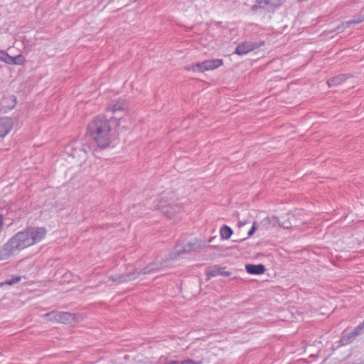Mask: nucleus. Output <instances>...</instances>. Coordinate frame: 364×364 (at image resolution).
<instances>
[{
    "label": "nucleus",
    "instance_id": "obj_1",
    "mask_svg": "<svg viewBox=\"0 0 364 364\" xmlns=\"http://www.w3.org/2000/svg\"><path fill=\"white\" fill-rule=\"evenodd\" d=\"M46 234L43 228H28L19 231L0 247V259H7L21 250L41 241Z\"/></svg>",
    "mask_w": 364,
    "mask_h": 364
},
{
    "label": "nucleus",
    "instance_id": "obj_2",
    "mask_svg": "<svg viewBox=\"0 0 364 364\" xmlns=\"http://www.w3.org/2000/svg\"><path fill=\"white\" fill-rule=\"evenodd\" d=\"M88 132L99 147L106 148L111 143V126L103 115L96 117L88 126Z\"/></svg>",
    "mask_w": 364,
    "mask_h": 364
},
{
    "label": "nucleus",
    "instance_id": "obj_3",
    "mask_svg": "<svg viewBox=\"0 0 364 364\" xmlns=\"http://www.w3.org/2000/svg\"><path fill=\"white\" fill-rule=\"evenodd\" d=\"M156 208L161 210V213L169 219H171L175 213H179L181 210L179 205L168 203L166 196H161L158 200Z\"/></svg>",
    "mask_w": 364,
    "mask_h": 364
},
{
    "label": "nucleus",
    "instance_id": "obj_4",
    "mask_svg": "<svg viewBox=\"0 0 364 364\" xmlns=\"http://www.w3.org/2000/svg\"><path fill=\"white\" fill-rule=\"evenodd\" d=\"M77 315L70 312L51 311L45 314L48 321L73 324L76 321Z\"/></svg>",
    "mask_w": 364,
    "mask_h": 364
},
{
    "label": "nucleus",
    "instance_id": "obj_5",
    "mask_svg": "<svg viewBox=\"0 0 364 364\" xmlns=\"http://www.w3.org/2000/svg\"><path fill=\"white\" fill-rule=\"evenodd\" d=\"M284 1L285 0H255L250 9L254 13L258 10L273 11L275 9L282 6Z\"/></svg>",
    "mask_w": 364,
    "mask_h": 364
},
{
    "label": "nucleus",
    "instance_id": "obj_6",
    "mask_svg": "<svg viewBox=\"0 0 364 364\" xmlns=\"http://www.w3.org/2000/svg\"><path fill=\"white\" fill-rule=\"evenodd\" d=\"M223 65V60L221 59H212L207 60L202 63H196L191 66L188 65L186 69L188 70H192L194 72H204L216 69Z\"/></svg>",
    "mask_w": 364,
    "mask_h": 364
},
{
    "label": "nucleus",
    "instance_id": "obj_7",
    "mask_svg": "<svg viewBox=\"0 0 364 364\" xmlns=\"http://www.w3.org/2000/svg\"><path fill=\"white\" fill-rule=\"evenodd\" d=\"M128 108L127 102L124 99L112 100L107 107V111L115 114L119 112H125Z\"/></svg>",
    "mask_w": 364,
    "mask_h": 364
},
{
    "label": "nucleus",
    "instance_id": "obj_8",
    "mask_svg": "<svg viewBox=\"0 0 364 364\" xmlns=\"http://www.w3.org/2000/svg\"><path fill=\"white\" fill-rule=\"evenodd\" d=\"M13 120L11 118L5 117L0 118V137L4 138L11 130L13 127Z\"/></svg>",
    "mask_w": 364,
    "mask_h": 364
},
{
    "label": "nucleus",
    "instance_id": "obj_9",
    "mask_svg": "<svg viewBox=\"0 0 364 364\" xmlns=\"http://www.w3.org/2000/svg\"><path fill=\"white\" fill-rule=\"evenodd\" d=\"M362 329L361 326H357L351 332L343 335L340 339V343L342 346H346L350 343L353 339L359 334L360 331Z\"/></svg>",
    "mask_w": 364,
    "mask_h": 364
},
{
    "label": "nucleus",
    "instance_id": "obj_10",
    "mask_svg": "<svg viewBox=\"0 0 364 364\" xmlns=\"http://www.w3.org/2000/svg\"><path fill=\"white\" fill-rule=\"evenodd\" d=\"M136 278V272H130L124 274H119L116 276H109V281L116 282L117 283L127 282Z\"/></svg>",
    "mask_w": 364,
    "mask_h": 364
},
{
    "label": "nucleus",
    "instance_id": "obj_11",
    "mask_svg": "<svg viewBox=\"0 0 364 364\" xmlns=\"http://www.w3.org/2000/svg\"><path fill=\"white\" fill-rule=\"evenodd\" d=\"M254 50L253 42L245 41L239 44L235 50V53L242 55Z\"/></svg>",
    "mask_w": 364,
    "mask_h": 364
},
{
    "label": "nucleus",
    "instance_id": "obj_12",
    "mask_svg": "<svg viewBox=\"0 0 364 364\" xmlns=\"http://www.w3.org/2000/svg\"><path fill=\"white\" fill-rule=\"evenodd\" d=\"M363 21H364V15L363 16L359 15L358 16H355L353 19H352L350 21H348L345 23H342L341 24L338 26L336 28L335 31H337L338 33H341V32L343 31L346 28L350 27L353 24H357V23H361Z\"/></svg>",
    "mask_w": 364,
    "mask_h": 364
},
{
    "label": "nucleus",
    "instance_id": "obj_13",
    "mask_svg": "<svg viewBox=\"0 0 364 364\" xmlns=\"http://www.w3.org/2000/svg\"><path fill=\"white\" fill-rule=\"evenodd\" d=\"M230 274L231 273L228 271H225L224 267L218 266L212 267L207 271V276L208 277L217 276L229 277Z\"/></svg>",
    "mask_w": 364,
    "mask_h": 364
},
{
    "label": "nucleus",
    "instance_id": "obj_14",
    "mask_svg": "<svg viewBox=\"0 0 364 364\" xmlns=\"http://www.w3.org/2000/svg\"><path fill=\"white\" fill-rule=\"evenodd\" d=\"M161 264L156 263V262H152L146 266L143 269H141L139 272H135L136 278L138 276H139L141 274H151L153 272H155L161 269Z\"/></svg>",
    "mask_w": 364,
    "mask_h": 364
},
{
    "label": "nucleus",
    "instance_id": "obj_15",
    "mask_svg": "<svg viewBox=\"0 0 364 364\" xmlns=\"http://www.w3.org/2000/svg\"><path fill=\"white\" fill-rule=\"evenodd\" d=\"M246 271L251 274H261L265 272V267L262 264H248L245 266Z\"/></svg>",
    "mask_w": 364,
    "mask_h": 364
},
{
    "label": "nucleus",
    "instance_id": "obj_16",
    "mask_svg": "<svg viewBox=\"0 0 364 364\" xmlns=\"http://www.w3.org/2000/svg\"><path fill=\"white\" fill-rule=\"evenodd\" d=\"M349 77L348 75H339L328 80L327 84L328 87L337 86L343 83Z\"/></svg>",
    "mask_w": 364,
    "mask_h": 364
},
{
    "label": "nucleus",
    "instance_id": "obj_17",
    "mask_svg": "<svg viewBox=\"0 0 364 364\" xmlns=\"http://www.w3.org/2000/svg\"><path fill=\"white\" fill-rule=\"evenodd\" d=\"M220 234L222 239L228 240L232 235V230L229 226L223 225L220 228Z\"/></svg>",
    "mask_w": 364,
    "mask_h": 364
},
{
    "label": "nucleus",
    "instance_id": "obj_18",
    "mask_svg": "<svg viewBox=\"0 0 364 364\" xmlns=\"http://www.w3.org/2000/svg\"><path fill=\"white\" fill-rule=\"evenodd\" d=\"M73 155L77 154V151L82 152L84 154H85L88 151H90V148L85 144H82L80 147L77 144V143H75V146L73 147Z\"/></svg>",
    "mask_w": 364,
    "mask_h": 364
},
{
    "label": "nucleus",
    "instance_id": "obj_19",
    "mask_svg": "<svg viewBox=\"0 0 364 364\" xmlns=\"http://www.w3.org/2000/svg\"><path fill=\"white\" fill-rule=\"evenodd\" d=\"M25 63V58L23 55L19 54L14 57V65H23Z\"/></svg>",
    "mask_w": 364,
    "mask_h": 364
},
{
    "label": "nucleus",
    "instance_id": "obj_20",
    "mask_svg": "<svg viewBox=\"0 0 364 364\" xmlns=\"http://www.w3.org/2000/svg\"><path fill=\"white\" fill-rule=\"evenodd\" d=\"M21 276H13L10 279L6 280L5 282V284L11 286L16 283H18V282L21 281Z\"/></svg>",
    "mask_w": 364,
    "mask_h": 364
},
{
    "label": "nucleus",
    "instance_id": "obj_21",
    "mask_svg": "<svg viewBox=\"0 0 364 364\" xmlns=\"http://www.w3.org/2000/svg\"><path fill=\"white\" fill-rule=\"evenodd\" d=\"M166 364H195V363L192 360H185V361L181 362V363H179L177 360H171V361L166 363Z\"/></svg>",
    "mask_w": 364,
    "mask_h": 364
},
{
    "label": "nucleus",
    "instance_id": "obj_22",
    "mask_svg": "<svg viewBox=\"0 0 364 364\" xmlns=\"http://www.w3.org/2000/svg\"><path fill=\"white\" fill-rule=\"evenodd\" d=\"M5 63L9 65H14V57L9 55L7 53L5 56Z\"/></svg>",
    "mask_w": 364,
    "mask_h": 364
},
{
    "label": "nucleus",
    "instance_id": "obj_23",
    "mask_svg": "<svg viewBox=\"0 0 364 364\" xmlns=\"http://www.w3.org/2000/svg\"><path fill=\"white\" fill-rule=\"evenodd\" d=\"M257 230V225H256V223L255 222L251 228V229L249 230V232H247V237H250L252 236L255 230Z\"/></svg>",
    "mask_w": 364,
    "mask_h": 364
},
{
    "label": "nucleus",
    "instance_id": "obj_24",
    "mask_svg": "<svg viewBox=\"0 0 364 364\" xmlns=\"http://www.w3.org/2000/svg\"><path fill=\"white\" fill-rule=\"evenodd\" d=\"M264 45V41H259L258 43H253V46H254V50L256 49V48H258Z\"/></svg>",
    "mask_w": 364,
    "mask_h": 364
},
{
    "label": "nucleus",
    "instance_id": "obj_25",
    "mask_svg": "<svg viewBox=\"0 0 364 364\" xmlns=\"http://www.w3.org/2000/svg\"><path fill=\"white\" fill-rule=\"evenodd\" d=\"M6 52L4 50H0V61L1 62H5V56H6Z\"/></svg>",
    "mask_w": 364,
    "mask_h": 364
},
{
    "label": "nucleus",
    "instance_id": "obj_26",
    "mask_svg": "<svg viewBox=\"0 0 364 364\" xmlns=\"http://www.w3.org/2000/svg\"><path fill=\"white\" fill-rule=\"evenodd\" d=\"M246 224V223H242V222H240V226H242V225H245Z\"/></svg>",
    "mask_w": 364,
    "mask_h": 364
},
{
    "label": "nucleus",
    "instance_id": "obj_27",
    "mask_svg": "<svg viewBox=\"0 0 364 364\" xmlns=\"http://www.w3.org/2000/svg\"><path fill=\"white\" fill-rule=\"evenodd\" d=\"M360 326H362V328L364 326V320H363V323H362V324H360Z\"/></svg>",
    "mask_w": 364,
    "mask_h": 364
}]
</instances>
